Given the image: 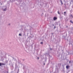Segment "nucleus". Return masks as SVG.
<instances>
[{"label":"nucleus","instance_id":"f257e3e1","mask_svg":"<svg viewBox=\"0 0 73 73\" xmlns=\"http://www.w3.org/2000/svg\"><path fill=\"white\" fill-rule=\"evenodd\" d=\"M57 18L55 17H54L53 18V20L54 21H55V20H57Z\"/></svg>","mask_w":73,"mask_h":73},{"label":"nucleus","instance_id":"f03ea898","mask_svg":"<svg viewBox=\"0 0 73 73\" xmlns=\"http://www.w3.org/2000/svg\"><path fill=\"white\" fill-rule=\"evenodd\" d=\"M4 65V64L3 63H0V66H1V65Z\"/></svg>","mask_w":73,"mask_h":73},{"label":"nucleus","instance_id":"7ed1b4c3","mask_svg":"<svg viewBox=\"0 0 73 73\" xmlns=\"http://www.w3.org/2000/svg\"><path fill=\"white\" fill-rule=\"evenodd\" d=\"M66 68L67 69H69V66H67L66 67Z\"/></svg>","mask_w":73,"mask_h":73},{"label":"nucleus","instance_id":"20e7f679","mask_svg":"<svg viewBox=\"0 0 73 73\" xmlns=\"http://www.w3.org/2000/svg\"><path fill=\"white\" fill-rule=\"evenodd\" d=\"M60 1L61 3V4L62 5L63 4V3H62V1H61V0H60Z\"/></svg>","mask_w":73,"mask_h":73},{"label":"nucleus","instance_id":"39448f33","mask_svg":"<svg viewBox=\"0 0 73 73\" xmlns=\"http://www.w3.org/2000/svg\"><path fill=\"white\" fill-rule=\"evenodd\" d=\"M70 16V17H72V18H73V15H72L71 14Z\"/></svg>","mask_w":73,"mask_h":73},{"label":"nucleus","instance_id":"423d86ee","mask_svg":"<svg viewBox=\"0 0 73 73\" xmlns=\"http://www.w3.org/2000/svg\"><path fill=\"white\" fill-rule=\"evenodd\" d=\"M58 14H59V15H60V11H58Z\"/></svg>","mask_w":73,"mask_h":73},{"label":"nucleus","instance_id":"0eeeda50","mask_svg":"<svg viewBox=\"0 0 73 73\" xmlns=\"http://www.w3.org/2000/svg\"><path fill=\"white\" fill-rule=\"evenodd\" d=\"M4 11H5L7 10V8H5L3 10Z\"/></svg>","mask_w":73,"mask_h":73},{"label":"nucleus","instance_id":"6e6552de","mask_svg":"<svg viewBox=\"0 0 73 73\" xmlns=\"http://www.w3.org/2000/svg\"><path fill=\"white\" fill-rule=\"evenodd\" d=\"M70 23H72V24H73V22L72 21V20H71L70 21Z\"/></svg>","mask_w":73,"mask_h":73},{"label":"nucleus","instance_id":"1a4fd4ad","mask_svg":"<svg viewBox=\"0 0 73 73\" xmlns=\"http://www.w3.org/2000/svg\"><path fill=\"white\" fill-rule=\"evenodd\" d=\"M64 15L65 16V14H66V12H64Z\"/></svg>","mask_w":73,"mask_h":73},{"label":"nucleus","instance_id":"9d476101","mask_svg":"<svg viewBox=\"0 0 73 73\" xmlns=\"http://www.w3.org/2000/svg\"><path fill=\"white\" fill-rule=\"evenodd\" d=\"M19 36H21V34H19Z\"/></svg>","mask_w":73,"mask_h":73},{"label":"nucleus","instance_id":"9b49d317","mask_svg":"<svg viewBox=\"0 0 73 73\" xmlns=\"http://www.w3.org/2000/svg\"><path fill=\"white\" fill-rule=\"evenodd\" d=\"M56 28V27L55 26H54V29H55V28Z\"/></svg>","mask_w":73,"mask_h":73},{"label":"nucleus","instance_id":"f8f14e48","mask_svg":"<svg viewBox=\"0 0 73 73\" xmlns=\"http://www.w3.org/2000/svg\"><path fill=\"white\" fill-rule=\"evenodd\" d=\"M40 44H43L42 42H41L40 43Z\"/></svg>","mask_w":73,"mask_h":73},{"label":"nucleus","instance_id":"ddd939ff","mask_svg":"<svg viewBox=\"0 0 73 73\" xmlns=\"http://www.w3.org/2000/svg\"><path fill=\"white\" fill-rule=\"evenodd\" d=\"M9 25H11V24H9Z\"/></svg>","mask_w":73,"mask_h":73},{"label":"nucleus","instance_id":"4468645a","mask_svg":"<svg viewBox=\"0 0 73 73\" xmlns=\"http://www.w3.org/2000/svg\"><path fill=\"white\" fill-rule=\"evenodd\" d=\"M38 59H39V58L38 57Z\"/></svg>","mask_w":73,"mask_h":73},{"label":"nucleus","instance_id":"2eb2a0df","mask_svg":"<svg viewBox=\"0 0 73 73\" xmlns=\"http://www.w3.org/2000/svg\"><path fill=\"white\" fill-rule=\"evenodd\" d=\"M66 28H68V26H67V27H66Z\"/></svg>","mask_w":73,"mask_h":73},{"label":"nucleus","instance_id":"dca6fc26","mask_svg":"<svg viewBox=\"0 0 73 73\" xmlns=\"http://www.w3.org/2000/svg\"><path fill=\"white\" fill-rule=\"evenodd\" d=\"M44 65H45V63H44Z\"/></svg>","mask_w":73,"mask_h":73}]
</instances>
